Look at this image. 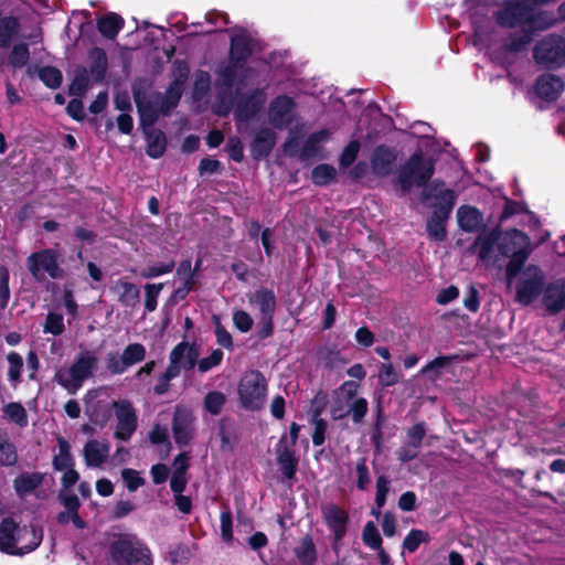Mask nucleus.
<instances>
[{
    "mask_svg": "<svg viewBox=\"0 0 565 565\" xmlns=\"http://www.w3.org/2000/svg\"><path fill=\"white\" fill-rule=\"evenodd\" d=\"M178 76L170 84L164 94H152L149 97L137 88L134 89L135 102L140 114L141 121L153 125L160 115H168L177 105L183 94L189 68L185 63L179 62Z\"/></svg>",
    "mask_w": 565,
    "mask_h": 565,
    "instance_id": "obj_1",
    "label": "nucleus"
},
{
    "mask_svg": "<svg viewBox=\"0 0 565 565\" xmlns=\"http://www.w3.org/2000/svg\"><path fill=\"white\" fill-rule=\"evenodd\" d=\"M43 537L41 529L36 526L19 527L12 520L6 519L0 524V551L23 555L35 550Z\"/></svg>",
    "mask_w": 565,
    "mask_h": 565,
    "instance_id": "obj_2",
    "label": "nucleus"
},
{
    "mask_svg": "<svg viewBox=\"0 0 565 565\" xmlns=\"http://www.w3.org/2000/svg\"><path fill=\"white\" fill-rule=\"evenodd\" d=\"M498 252L503 257H509L510 260L507 265L505 275L508 284L511 285L512 280L523 267L527 257L530 256L531 241L530 237L519 230H510L502 232L498 228Z\"/></svg>",
    "mask_w": 565,
    "mask_h": 565,
    "instance_id": "obj_3",
    "label": "nucleus"
},
{
    "mask_svg": "<svg viewBox=\"0 0 565 565\" xmlns=\"http://www.w3.org/2000/svg\"><path fill=\"white\" fill-rule=\"evenodd\" d=\"M109 565H152L149 548L134 534H119L109 547Z\"/></svg>",
    "mask_w": 565,
    "mask_h": 565,
    "instance_id": "obj_4",
    "label": "nucleus"
},
{
    "mask_svg": "<svg viewBox=\"0 0 565 565\" xmlns=\"http://www.w3.org/2000/svg\"><path fill=\"white\" fill-rule=\"evenodd\" d=\"M98 359L93 351L81 352L67 367L56 371L54 380L70 394H75L97 370Z\"/></svg>",
    "mask_w": 565,
    "mask_h": 565,
    "instance_id": "obj_5",
    "label": "nucleus"
},
{
    "mask_svg": "<svg viewBox=\"0 0 565 565\" xmlns=\"http://www.w3.org/2000/svg\"><path fill=\"white\" fill-rule=\"evenodd\" d=\"M514 278L515 300L523 306L531 305L545 288V274L537 265L521 267Z\"/></svg>",
    "mask_w": 565,
    "mask_h": 565,
    "instance_id": "obj_6",
    "label": "nucleus"
},
{
    "mask_svg": "<svg viewBox=\"0 0 565 565\" xmlns=\"http://www.w3.org/2000/svg\"><path fill=\"white\" fill-rule=\"evenodd\" d=\"M434 170V162L430 159H425L420 151L414 153L399 169L398 183L401 189L407 192L413 185H424L433 175Z\"/></svg>",
    "mask_w": 565,
    "mask_h": 565,
    "instance_id": "obj_7",
    "label": "nucleus"
},
{
    "mask_svg": "<svg viewBox=\"0 0 565 565\" xmlns=\"http://www.w3.org/2000/svg\"><path fill=\"white\" fill-rule=\"evenodd\" d=\"M237 392L245 408L258 409L267 396V382L258 371H249L241 377Z\"/></svg>",
    "mask_w": 565,
    "mask_h": 565,
    "instance_id": "obj_8",
    "label": "nucleus"
},
{
    "mask_svg": "<svg viewBox=\"0 0 565 565\" xmlns=\"http://www.w3.org/2000/svg\"><path fill=\"white\" fill-rule=\"evenodd\" d=\"M534 58L544 67H558L565 63V40L559 35H548L534 49Z\"/></svg>",
    "mask_w": 565,
    "mask_h": 565,
    "instance_id": "obj_9",
    "label": "nucleus"
},
{
    "mask_svg": "<svg viewBox=\"0 0 565 565\" xmlns=\"http://www.w3.org/2000/svg\"><path fill=\"white\" fill-rule=\"evenodd\" d=\"M28 268L31 275L41 280L46 273L51 278L56 279L63 276V270L58 265V253L54 249H43L32 253L28 257Z\"/></svg>",
    "mask_w": 565,
    "mask_h": 565,
    "instance_id": "obj_10",
    "label": "nucleus"
},
{
    "mask_svg": "<svg viewBox=\"0 0 565 565\" xmlns=\"http://www.w3.org/2000/svg\"><path fill=\"white\" fill-rule=\"evenodd\" d=\"M498 228L482 232L478 235L472 245V252L476 253L479 260L489 268L501 267L503 256L498 252Z\"/></svg>",
    "mask_w": 565,
    "mask_h": 565,
    "instance_id": "obj_11",
    "label": "nucleus"
},
{
    "mask_svg": "<svg viewBox=\"0 0 565 565\" xmlns=\"http://www.w3.org/2000/svg\"><path fill=\"white\" fill-rule=\"evenodd\" d=\"M252 50V40L245 33L236 34L232 38L231 60L223 74L225 84L232 85Z\"/></svg>",
    "mask_w": 565,
    "mask_h": 565,
    "instance_id": "obj_12",
    "label": "nucleus"
},
{
    "mask_svg": "<svg viewBox=\"0 0 565 565\" xmlns=\"http://www.w3.org/2000/svg\"><path fill=\"white\" fill-rule=\"evenodd\" d=\"M103 391H93L87 394L86 414L90 422L97 426H105L111 417L113 408L118 402L106 398Z\"/></svg>",
    "mask_w": 565,
    "mask_h": 565,
    "instance_id": "obj_13",
    "label": "nucleus"
},
{
    "mask_svg": "<svg viewBox=\"0 0 565 565\" xmlns=\"http://www.w3.org/2000/svg\"><path fill=\"white\" fill-rule=\"evenodd\" d=\"M322 518L333 534L332 547L334 551H339L348 531L349 514L337 504H328L322 509Z\"/></svg>",
    "mask_w": 565,
    "mask_h": 565,
    "instance_id": "obj_14",
    "label": "nucleus"
},
{
    "mask_svg": "<svg viewBox=\"0 0 565 565\" xmlns=\"http://www.w3.org/2000/svg\"><path fill=\"white\" fill-rule=\"evenodd\" d=\"M198 353L188 343H179L170 353V364L164 372V379L170 381L179 375L181 370L193 369L196 364Z\"/></svg>",
    "mask_w": 565,
    "mask_h": 565,
    "instance_id": "obj_15",
    "label": "nucleus"
},
{
    "mask_svg": "<svg viewBox=\"0 0 565 565\" xmlns=\"http://www.w3.org/2000/svg\"><path fill=\"white\" fill-rule=\"evenodd\" d=\"M423 200H433V205L438 209L437 212L448 216L455 205L456 194L452 190L445 188L443 182L434 181L424 189Z\"/></svg>",
    "mask_w": 565,
    "mask_h": 565,
    "instance_id": "obj_16",
    "label": "nucleus"
},
{
    "mask_svg": "<svg viewBox=\"0 0 565 565\" xmlns=\"http://www.w3.org/2000/svg\"><path fill=\"white\" fill-rule=\"evenodd\" d=\"M295 102L288 96H278L269 105L268 118L270 124L284 129L295 120Z\"/></svg>",
    "mask_w": 565,
    "mask_h": 565,
    "instance_id": "obj_17",
    "label": "nucleus"
},
{
    "mask_svg": "<svg viewBox=\"0 0 565 565\" xmlns=\"http://www.w3.org/2000/svg\"><path fill=\"white\" fill-rule=\"evenodd\" d=\"M359 385L354 381L344 382L333 393L330 414L333 419H342L350 415V403L356 396Z\"/></svg>",
    "mask_w": 565,
    "mask_h": 565,
    "instance_id": "obj_18",
    "label": "nucleus"
},
{
    "mask_svg": "<svg viewBox=\"0 0 565 565\" xmlns=\"http://www.w3.org/2000/svg\"><path fill=\"white\" fill-rule=\"evenodd\" d=\"M117 427L115 436L118 439L127 440L137 428V416L128 401H120L115 404Z\"/></svg>",
    "mask_w": 565,
    "mask_h": 565,
    "instance_id": "obj_19",
    "label": "nucleus"
},
{
    "mask_svg": "<svg viewBox=\"0 0 565 565\" xmlns=\"http://www.w3.org/2000/svg\"><path fill=\"white\" fill-rule=\"evenodd\" d=\"M396 159L397 153L393 148L386 146L376 147L370 158L372 173L379 178L391 174Z\"/></svg>",
    "mask_w": 565,
    "mask_h": 565,
    "instance_id": "obj_20",
    "label": "nucleus"
},
{
    "mask_svg": "<svg viewBox=\"0 0 565 565\" xmlns=\"http://www.w3.org/2000/svg\"><path fill=\"white\" fill-rule=\"evenodd\" d=\"M542 305L551 315L565 308V278L550 282L542 292Z\"/></svg>",
    "mask_w": 565,
    "mask_h": 565,
    "instance_id": "obj_21",
    "label": "nucleus"
},
{
    "mask_svg": "<svg viewBox=\"0 0 565 565\" xmlns=\"http://www.w3.org/2000/svg\"><path fill=\"white\" fill-rule=\"evenodd\" d=\"M248 301L252 306L258 308L262 321L270 327L276 307L274 292L268 289H258L248 296Z\"/></svg>",
    "mask_w": 565,
    "mask_h": 565,
    "instance_id": "obj_22",
    "label": "nucleus"
},
{
    "mask_svg": "<svg viewBox=\"0 0 565 565\" xmlns=\"http://www.w3.org/2000/svg\"><path fill=\"white\" fill-rule=\"evenodd\" d=\"M173 436L179 445H188L193 436V416L191 412L178 408L173 418Z\"/></svg>",
    "mask_w": 565,
    "mask_h": 565,
    "instance_id": "obj_23",
    "label": "nucleus"
},
{
    "mask_svg": "<svg viewBox=\"0 0 565 565\" xmlns=\"http://www.w3.org/2000/svg\"><path fill=\"white\" fill-rule=\"evenodd\" d=\"M276 459L284 477L292 479L297 471L298 459L295 457L294 447L288 446L286 436H282L277 445Z\"/></svg>",
    "mask_w": 565,
    "mask_h": 565,
    "instance_id": "obj_24",
    "label": "nucleus"
},
{
    "mask_svg": "<svg viewBox=\"0 0 565 565\" xmlns=\"http://www.w3.org/2000/svg\"><path fill=\"white\" fill-rule=\"evenodd\" d=\"M331 134L329 129H321L311 134L300 150V157L303 159L323 158V146L330 139Z\"/></svg>",
    "mask_w": 565,
    "mask_h": 565,
    "instance_id": "obj_25",
    "label": "nucleus"
},
{
    "mask_svg": "<svg viewBox=\"0 0 565 565\" xmlns=\"http://www.w3.org/2000/svg\"><path fill=\"white\" fill-rule=\"evenodd\" d=\"M535 93L545 100H555L564 89L562 79L552 74H544L535 83Z\"/></svg>",
    "mask_w": 565,
    "mask_h": 565,
    "instance_id": "obj_26",
    "label": "nucleus"
},
{
    "mask_svg": "<svg viewBox=\"0 0 565 565\" xmlns=\"http://www.w3.org/2000/svg\"><path fill=\"white\" fill-rule=\"evenodd\" d=\"M83 454L88 467H100L109 456V444L90 439L85 444Z\"/></svg>",
    "mask_w": 565,
    "mask_h": 565,
    "instance_id": "obj_27",
    "label": "nucleus"
},
{
    "mask_svg": "<svg viewBox=\"0 0 565 565\" xmlns=\"http://www.w3.org/2000/svg\"><path fill=\"white\" fill-rule=\"evenodd\" d=\"M143 130L146 134V141H147V154L151 158H160L167 147V139L164 134L161 130L152 128V125L143 124Z\"/></svg>",
    "mask_w": 565,
    "mask_h": 565,
    "instance_id": "obj_28",
    "label": "nucleus"
},
{
    "mask_svg": "<svg viewBox=\"0 0 565 565\" xmlns=\"http://www.w3.org/2000/svg\"><path fill=\"white\" fill-rule=\"evenodd\" d=\"M265 103L263 90L255 92L248 99L241 100L236 107L235 116L239 121H247L254 117Z\"/></svg>",
    "mask_w": 565,
    "mask_h": 565,
    "instance_id": "obj_29",
    "label": "nucleus"
},
{
    "mask_svg": "<svg viewBox=\"0 0 565 565\" xmlns=\"http://www.w3.org/2000/svg\"><path fill=\"white\" fill-rule=\"evenodd\" d=\"M276 143V134L268 128L260 129L253 141L252 152L255 158H263L269 154Z\"/></svg>",
    "mask_w": 565,
    "mask_h": 565,
    "instance_id": "obj_30",
    "label": "nucleus"
},
{
    "mask_svg": "<svg viewBox=\"0 0 565 565\" xmlns=\"http://www.w3.org/2000/svg\"><path fill=\"white\" fill-rule=\"evenodd\" d=\"M294 553L300 565H315L317 562V548L310 535H306L298 541Z\"/></svg>",
    "mask_w": 565,
    "mask_h": 565,
    "instance_id": "obj_31",
    "label": "nucleus"
},
{
    "mask_svg": "<svg viewBox=\"0 0 565 565\" xmlns=\"http://www.w3.org/2000/svg\"><path fill=\"white\" fill-rule=\"evenodd\" d=\"M457 218L460 228L466 232L477 231L482 223L481 214L472 206H460L457 211Z\"/></svg>",
    "mask_w": 565,
    "mask_h": 565,
    "instance_id": "obj_32",
    "label": "nucleus"
},
{
    "mask_svg": "<svg viewBox=\"0 0 565 565\" xmlns=\"http://www.w3.org/2000/svg\"><path fill=\"white\" fill-rule=\"evenodd\" d=\"M119 301L126 307H135L139 302V288L126 280H118L114 286Z\"/></svg>",
    "mask_w": 565,
    "mask_h": 565,
    "instance_id": "obj_33",
    "label": "nucleus"
},
{
    "mask_svg": "<svg viewBox=\"0 0 565 565\" xmlns=\"http://www.w3.org/2000/svg\"><path fill=\"white\" fill-rule=\"evenodd\" d=\"M53 466L56 470H64L74 467V460L71 455V445L63 437L57 438V452L53 458Z\"/></svg>",
    "mask_w": 565,
    "mask_h": 565,
    "instance_id": "obj_34",
    "label": "nucleus"
},
{
    "mask_svg": "<svg viewBox=\"0 0 565 565\" xmlns=\"http://www.w3.org/2000/svg\"><path fill=\"white\" fill-rule=\"evenodd\" d=\"M42 482L40 473H23L15 478L14 490L20 497H24L34 491Z\"/></svg>",
    "mask_w": 565,
    "mask_h": 565,
    "instance_id": "obj_35",
    "label": "nucleus"
},
{
    "mask_svg": "<svg viewBox=\"0 0 565 565\" xmlns=\"http://www.w3.org/2000/svg\"><path fill=\"white\" fill-rule=\"evenodd\" d=\"M99 32L109 38L114 39L122 26V19L115 14L109 13L98 20Z\"/></svg>",
    "mask_w": 565,
    "mask_h": 565,
    "instance_id": "obj_36",
    "label": "nucleus"
},
{
    "mask_svg": "<svg viewBox=\"0 0 565 565\" xmlns=\"http://www.w3.org/2000/svg\"><path fill=\"white\" fill-rule=\"evenodd\" d=\"M3 415L7 419L14 423L19 427L28 426V414L20 403H9L3 407Z\"/></svg>",
    "mask_w": 565,
    "mask_h": 565,
    "instance_id": "obj_37",
    "label": "nucleus"
},
{
    "mask_svg": "<svg viewBox=\"0 0 565 565\" xmlns=\"http://www.w3.org/2000/svg\"><path fill=\"white\" fill-rule=\"evenodd\" d=\"M90 73L95 81H100L107 68V56L102 49H94L90 52Z\"/></svg>",
    "mask_w": 565,
    "mask_h": 565,
    "instance_id": "obj_38",
    "label": "nucleus"
},
{
    "mask_svg": "<svg viewBox=\"0 0 565 565\" xmlns=\"http://www.w3.org/2000/svg\"><path fill=\"white\" fill-rule=\"evenodd\" d=\"M337 175V170L329 164L322 163L317 166L311 173V179L317 185H326L333 181Z\"/></svg>",
    "mask_w": 565,
    "mask_h": 565,
    "instance_id": "obj_39",
    "label": "nucleus"
},
{
    "mask_svg": "<svg viewBox=\"0 0 565 565\" xmlns=\"http://www.w3.org/2000/svg\"><path fill=\"white\" fill-rule=\"evenodd\" d=\"M7 360L9 363V370H8L9 381L12 383L13 386H17V384L20 382V377H21V372H22V367H23V359L19 353L10 352L7 355Z\"/></svg>",
    "mask_w": 565,
    "mask_h": 565,
    "instance_id": "obj_40",
    "label": "nucleus"
},
{
    "mask_svg": "<svg viewBox=\"0 0 565 565\" xmlns=\"http://www.w3.org/2000/svg\"><path fill=\"white\" fill-rule=\"evenodd\" d=\"M445 216L443 213L435 212L431 217L427 221V231L431 237L436 241H443L446 237V231L444 226Z\"/></svg>",
    "mask_w": 565,
    "mask_h": 565,
    "instance_id": "obj_41",
    "label": "nucleus"
},
{
    "mask_svg": "<svg viewBox=\"0 0 565 565\" xmlns=\"http://www.w3.org/2000/svg\"><path fill=\"white\" fill-rule=\"evenodd\" d=\"M362 541L372 550H380L382 546V539L374 522L370 521L364 525Z\"/></svg>",
    "mask_w": 565,
    "mask_h": 565,
    "instance_id": "obj_42",
    "label": "nucleus"
},
{
    "mask_svg": "<svg viewBox=\"0 0 565 565\" xmlns=\"http://www.w3.org/2000/svg\"><path fill=\"white\" fill-rule=\"evenodd\" d=\"M17 461L14 446L0 433V466H11Z\"/></svg>",
    "mask_w": 565,
    "mask_h": 565,
    "instance_id": "obj_43",
    "label": "nucleus"
},
{
    "mask_svg": "<svg viewBox=\"0 0 565 565\" xmlns=\"http://www.w3.org/2000/svg\"><path fill=\"white\" fill-rule=\"evenodd\" d=\"M146 356V349L143 345L139 343L129 344L122 352L121 358L126 362L128 366H131L140 361H142Z\"/></svg>",
    "mask_w": 565,
    "mask_h": 565,
    "instance_id": "obj_44",
    "label": "nucleus"
},
{
    "mask_svg": "<svg viewBox=\"0 0 565 565\" xmlns=\"http://www.w3.org/2000/svg\"><path fill=\"white\" fill-rule=\"evenodd\" d=\"M226 402V396L221 392H210L204 399L205 409L212 415H217L221 413L224 404Z\"/></svg>",
    "mask_w": 565,
    "mask_h": 565,
    "instance_id": "obj_45",
    "label": "nucleus"
},
{
    "mask_svg": "<svg viewBox=\"0 0 565 565\" xmlns=\"http://www.w3.org/2000/svg\"><path fill=\"white\" fill-rule=\"evenodd\" d=\"M40 79L50 88H57L62 82L61 72L52 66H44L39 71Z\"/></svg>",
    "mask_w": 565,
    "mask_h": 565,
    "instance_id": "obj_46",
    "label": "nucleus"
},
{
    "mask_svg": "<svg viewBox=\"0 0 565 565\" xmlns=\"http://www.w3.org/2000/svg\"><path fill=\"white\" fill-rule=\"evenodd\" d=\"M43 331L53 335H60L64 332V319L61 313L50 312L46 317Z\"/></svg>",
    "mask_w": 565,
    "mask_h": 565,
    "instance_id": "obj_47",
    "label": "nucleus"
},
{
    "mask_svg": "<svg viewBox=\"0 0 565 565\" xmlns=\"http://www.w3.org/2000/svg\"><path fill=\"white\" fill-rule=\"evenodd\" d=\"M30 57L29 47L26 44H17L13 46L11 54L9 56V63L13 67H22L24 66Z\"/></svg>",
    "mask_w": 565,
    "mask_h": 565,
    "instance_id": "obj_48",
    "label": "nucleus"
},
{
    "mask_svg": "<svg viewBox=\"0 0 565 565\" xmlns=\"http://www.w3.org/2000/svg\"><path fill=\"white\" fill-rule=\"evenodd\" d=\"M428 534L422 530H412L404 539L403 547L408 552H415L418 546L428 541Z\"/></svg>",
    "mask_w": 565,
    "mask_h": 565,
    "instance_id": "obj_49",
    "label": "nucleus"
},
{
    "mask_svg": "<svg viewBox=\"0 0 565 565\" xmlns=\"http://www.w3.org/2000/svg\"><path fill=\"white\" fill-rule=\"evenodd\" d=\"M223 356H224V354H223L222 350H220V349L213 350L209 356L202 358L198 362L199 371L201 373L209 372L213 367H215V366L221 364V362L223 360Z\"/></svg>",
    "mask_w": 565,
    "mask_h": 565,
    "instance_id": "obj_50",
    "label": "nucleus"
},
{
    "mask_svg": "<svg viewBox=\"0 0 565 565\" xmlns=\"http://www.w3.org/2000/svg\"><path fill=\"white\" fill-rule=\"evenodd\" d=\"M399 380V374L391 363H383L379 372V382L383 386H392Z\"/></svg>",
    "mask_w": 565,
    "mask_h": 565,
    "instance_id": "obj_51",
    "label": "nucleus"
},
{
    "mask_svg": "<svg viewBox=\"0 0 565 565\" xmlns=\"http://www.w3.org/2000/svg\"><path fill=\"white\" fill-rule=\"evenodd\" d=\"M163 288L162 284H148L145 287L146 300L145 308L147 311L152 312L157 308V299Z\"/></svg>",
    "mask_w": 565,
    "mask_h": 565,
    "instance_id": "obj_52",
    "label": "nucleus"
},
{
    "mask_svg": "<svg viewBox=\"0 0 565 565\" xmlns=\"http://www.w3.org/2000/svg\"><path fill=\"white\" fill-rule=\"evenodd\" d=\"M530 41H531L530 33L524 32V33L514 34L505 41L504 47L509 52H519V51H522L523 49H525L526 45L530 43Z\"/></svg>",
    "mask_w": 565,
    "mask_h": 565,
    "instance_id": "obj_53",
    "label": "nucleus"
},
{
    "mask_svg": "<svg viewBox=\"0 0 565 565\" xmlns=\"http://www.w3.org/2000/svg\"><path fill=\"white\" fill-rule=\"evenodd\" d=\"M350 414L355 423H360L367 412V402L363 397H354L350 403Z\"/></svg>",
    "mask_w": 565,
    "mask_h": 565,
    "instance_id": "obj_54",
    "label": "nucleus"
},
{
    "mask_svg": "<svg viewBox=\"0 0 565 565\" xmlns=\"http://www.w3.org/2000/svg\"><path fill=\"white\" fill-rule=\"evenodd\" d=\"M360 151V142L356 140L351 141L343 150L340 157V164L343 168L351 166L358 157Z\"/></svg>",
    "mask_w": 565,
    "mask_h": 565,
    "instance_id": "obj_55",
    "label": "nucleus"
},
{
    "mask_svg": "<svg viewBox=\"0 0 565 565\" xmlns=\"http://www.w3.org/2000/svg\"><path fill=\"white\" fill-rule=\"evenodd\" d=\"M121 477L127 489L131 492L136 491L145 482L139 472L134 469H124Z\"/></svg>",
    "mask_w": 565,
    "mask_h": 565,
    "instance_id": "obj_56",
    "label": "nucleus"
},
{
    "mask_svg": "<svg viewBox=\"0 0 565 565\" xmlns=\"http://www.w3.org/2000/svg\"><path fill=\"white\" fill-rule=\"evenodd\" d=\"M233 323L241 332H248L253 327L250 315L244 310H236L233 313Z\"/></svg>",
    "mask_w": 565,
    "mask_h": 565,
    "instance_id": "obj_57",
    "label": "nucleus"
},
{
    "mask_svg": "<svg viewBox=\"0 0 565 565\" xmlns=\"http://www.w3.org/2000/svg\"><path fill=\"white\" fill-rule=\"evenodd\" d=\"M173 267H174V262H168V263H162V264H158V265H152V266L145 268L141 271V276L143 278H154V277H158L163 274H168V273L172 271Z\"/></svg>",
    "mask_w": 565,
    "mask_h": 565,
    "instance_id": "obj_58",
    "label": "nucleus"
},
{
    "mask_svg": "<svg viewBox=\"0 0 565 565\" xmlns=\"http://www.w3.org/2000/svg\"><path fill=\"white\" fill-rule=\"evenodd\" d=\"M388 491H390V480L384 476L379 477L377 481H376V498H375V502H376V505L379 507V509H382L384 507Z\"/></svg>",
    "mask_w": 565,
    "mask_h": 565,
    "instance_id": "obj_59",
    "label": "nucleus"
},
{
    "mask_svg": "<svg viewBox=\"0 0 565 565\" xmlns=\"http://www.w3.org/2000/svg\"><path fill=\"white\" fill-rule=\"evenodd\" d=\"M313 425L315 430L312 434V441L316 446H321L324 443V434L328 428V423L324 419L319 418L317 415L313 418Z\"/></svg>",
    "mask_w": 565,
    "mask_h": 565,
    "instance_id": "obj_60",
    "label": "nucleus"
},
{
    "mask_svg": "<svg viewBox=\"0 0 565 565\" xmlns=\"http://www.w3.org/2000/svg\"><path fill=\"white\" fill-rule=\"evenodd\" d=\"M10 298L9 273L2 268L0 270V308H6Z\"/></svg>",
    "mask_w": 565,
    "mask_h": 565,
    "instance_id": "obj_61",
    "label": "nucleus"
},
{
    "mask_svg": "<svg viewBox=\"0 0 565 565\" xmlns=\"http://www.w3.org/2000/svg\"><path fill=\"white\" fill-rule=\"evenodd\" d=\"M221 520V535L224 542H231L233 539L232 531V515L228 511H223L220 516Z\"/></svg>",
    "mask_w": 565,
    "mask_h": 565,
    "instance_id": "obj_62",
    "label": "nucleus"
},
{
    "mask_svg": "<svg viewBox=\"0 0 565 565\" xmlns=\"http://www.w3.org/2000/svg\"><path fill=\"white\" fill-rule=\"evenodd\" d=\"M425 433H426V430H425L424 425L416 424L407 433V443H409V445L412 447L420 448L422 440L425 436Z\"/></svg>",
    "mask_w": 565,
    "mask_h": 565,
    "instance_id": "obj_63",
    "label": "nucleus"
},
{
    "mask_svg": "<svg viewBox=\"0 0 565 565\" xmlns=\"http://www.w3.org/2000/svg\"><path fill=\"white\" fill-rule=\"evenodd\" d=\"M107 367L114 374H121L126 371L128 365L117 353H109L107 355Z\"/></svg>",
    "mask_w": 565,
    "mask_h": 565,
    "instance_id": "obj_64",
    "label": "nucleus"
}]
</instances>
